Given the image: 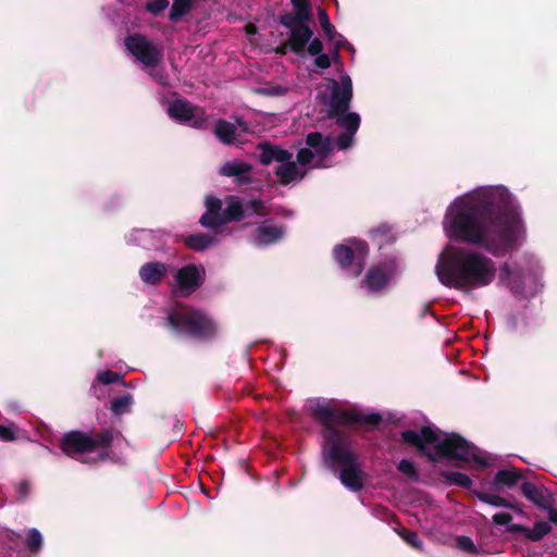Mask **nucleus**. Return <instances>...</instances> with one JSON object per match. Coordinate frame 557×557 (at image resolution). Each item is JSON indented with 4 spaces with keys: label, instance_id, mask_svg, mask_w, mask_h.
I'll return each instance as SVG.
<instances>
[{
    "label": "nucleus",
    "instance_id": "obj_18",
    "mask_svg": "<svg viewBox=\"0 0 557 557\" xmlns=\"http://www.w3.org/2000/svg\"><path fill=\"white\" fill-rule=\"evenodd\" d=\"M168 272L166 264L158 261L147 262L139 269V277L146 285H157Z\"/></svg>",
    "mask_w": 557,
    "mask_h": 557
},
{
    "label": "nucleus",
    "instance_id": "obj_30",
    "mask_svg": "<svg viewBox=\"0 0 557 557\" xmlns=\"http://www.w3.org/2000/svg\"><path fill=\"white\" fill-rule=\"evenodd\" d=\"M133 405V398L129 395H124L115 398L111 404V410L115 414H122L127 412Z\"/></svg>",
    "mask_w": 557,
    "mask_h": 557
},
{
    "label": "nucleus",
    "instance_id": "obj_37",
    "mask_svg": "<svg viewBox=\"0 0 557 557\" xmlns=\"http://www.w3.org/2000/svg\"><path fill=\"white\" fill-rule=\"evenodd\" d=\"M398 470L411 479H417V472L413 463L408 459H403L398 463Z\"/></svg>",
    "mask_w": 557,
    "mask_h": 557
},
{
    "label": "nucleus",
    "instance_id": "obj_32",
    "mask_svg": "<svg viewBox=\"0 0 557 557\" xmlns=\"http://www.w3.org/2000/svg\"><path fill=\"white\" fill-rule=\"evenodd\" d=\"M549 532L550 525L547 522L541 521L534 524L533 529L529 531L528 536L532 541H539Z\"/></svg>",
    "mask_w": 557,
    "mask_h": 557
},
{
    "label": "nucleus",
    "instance_id": "obj_22",
    "mask_svg": "<svg viewBox=\"0 0 557 557\" xmlns=\"http://www.w3.org/2000/svg\"><path fill=\"white\" fill-rule=\"evenodd\" d=\"M20 543L17 536L8 531L0 533V557H21L16 547Z\"/></svg>",
    "mask_w": 557,
    "mask_h": 557
},
{
    "label": "nucleus",
    "instance_id": "obj_5",
    "mask_svg": "<svg viewBox=\"0 0 557 557\" xmlns=\"http://www.w3.org/2000/svg\"><path fill=\"white\" fill-rule=\"evenodd\" d=\"M318 97L327 108L330 115L345 112L352 97V82L349 75L344 74L341 81L330 79L320 86ZM337 124L346 132L337 139L339 149H347L354 144V135L359 128L360 116L355 112L343 113L337 117Z\"/></svg>",
    "mask_w": 557,
    "mask_h": 557
},
{
    "label": "nucleus",
    "instance_id": "obj_29",
    "mask_svg": "<svg viewBox=\"0 0 557 557\" xmlns=\"http://www.w3.org/2000/svg\"><path fill=\"white\" fill-rule=\"evenodd\" d=\"M292 4L299 22L310 20V3L308 0H292Z\"/></svg>",
    "mask_w": 557,
    "mask_h": 557
},
{
    "label": "nucleus",
    "instance_id": "obj_28",
    "mask_svg": "<svg viewBox=\"0 0 557 557\" xmlns=\"http://www.w3.org/2000/svg\"><path fill=\"white\" fill-rule=\"evenodd\" d=\"M173 5L170 11V18L175 21L181 16L187 14L194 3V0H173Z\"/></svg>",
    "mask_w": 557,
    "mask_h": 557
},
{
    "label": "nucleus",
    "instance_id": "obj_35",
    "mask_svg": "<svg viewBox=\"0 0 557 557\" xmlns=\"http://www.w3.org/2000/svg\"><path fill=\"white\" fill-rule=\"evenodd\" d=\"M325 36L333 42L336 49L341 48L346 44L344 37L338 34L335 27L331 24L323 28Z\"/></svg>",
    "mask_w": 557,
    "mask_h": 557
},
{
    "label": "nucleus",
    "instance_id": "obj_33",
    "mask_svg": "<svg viewBox=\"0 0 557 557\" xmlns=\"http://www.w3.org/2000/svg\"><path fill=\"white\" fill-rule=\"evenodd\" d=\"M398 534L405 542L410 544L412 547H414L417 549H422V547H423L422 541L419 539V536L416 532L407 530V529H401L398 531Z\"/></svg>",
    "mask_w": 557,
    "mask_h": 557
},
{
    "label": "nucleus",
    "instance_id": "obj_17",
    "mask_svg": "<svg viewBox=\"0 0 557 557\" xmlns=\"http://www.w3.org/2000/svg\"><path fill=\"white\" fill-rule=\"evenodd\" d=\"M284 234L283 227L264 222L256 230L252 242L257 246H267L280 240Z\"/></svg>",
    "mask_w": 557,
    "mask_h": 557
},
{
    "label": "nucleus",
    "instance_id": "obj_38",
    "mask_svg": "<svg viewBox=\"0 0 557 557\" xmlns=\"http://www.w3.org/2000/svg\"><path fill=\"white\" fill-rule=\"evenodd\" d=\"M169 7V0H152L146 5L147 10L153 14L161 13Z\"/></svg>",
    "mask_w": 557,
    "mask_h": 557
},
{
    "label": "nucleus",
    "instance_id": "obj_39",
    "mask_svg": "<svg viewBox=\"0 0 557 557\" xmlns=\"http://www.w3.org/2000/svg\"><path fill=\"white\" fill-rule=\"evenodd\" d=\"M97 379L102 384H111L120 381L121 376L112 371H102L98 373Z\"/></svg>",
    "mask_w": 557,
    "mask_h": 557
},
{
    "label": "nucleus",
    "instance_id": "obj_24",
    "mask_svg": "<svg viewBox=\"0 0 557 557\" xmlns=\"http://www.w3.org/2000/svg\"><path fill=\"white\" fill-rule=\"evenodd\" d=\"M185 244L197 251H202L214 244V238L206 234H194L185 238Z\"/></svg>",
    "mask_w": 557,
    "mask_h": 557
},
{
    "label": "nucleus",
    "instance_id": "obj_47",
    "mask_svg": "<svg viewBox=\"0 0 557 557\" xmlns=\"http://www.w3.org/2000/svg\"><path fill=\"white\" fill-rule=\"evenodd\" d=\"M371 420L372 421H377L379 420V416H376V414L371 416Z\"/></svg>",
    "mask_w": 557,
    "mask_h": 557
},
{
    "label": "nucleus",
    "instance_id": "obj_6",
    "mask_svg": "<svg viewBox=\"0 0 557 557\" xmlns=\"http://www.w3.org/2000/svg\"><path fill=\"white\" fill-rule=\"evenodd\" d=\"M205 205L206 212L200 219V224L207 228H213L239 220L251 212L259 215L264 213V207L261 201L253 200L244 206L236 196H226L223 199L208 196L206 197Z\"/></svg>",
    "mask_w": 557,
    "mask_h": 557
},
{
    "label": "nucleus",
    "instance_id": "obj_45",
    "mask_svg": "<svg viewBox=\"0 0 557 557\" xmlns=\"http://www.w3.org/2000/svg\"><path fill=\"white\" fill-rule=\"evenodd\" d=\"M248 35L256 33V27L253 25H247L246 27Z\"/></svg>",
    "mask_w": 557,
    "mask_h": 557
},
{
    "label": "nucleus",
    "instance_id": "obj_36",
    "mask_svg": "<svg viewBox=\"0 0 557 557\" xmlns=\"http://www.w3.org/2000/svg\"><path fill=\"white\" fill-rule=\"evenodd\" d=\"M456 545L459 549H461L463 552H467L470 554L476 553V546H475L474 542L468 536H458L456 539Z\"/></svg>",
    "mask_w": 557,
    "mask_h": 557
},
{
    "label": "nucleus",
    "instance_id": "obj_10",
    "mask_svg": "<svg viewBox=\"0 0 557 557\" xmlns=\"http://www.w3.org/2000/svg\"><path fill=\"white\" fill-rule=\"evenodd\" d=\"M125 47L127 51L139 61L149 74L157 79L160 84H168L166 78L157 70V65L162 58V49L153 46L141 35H132L125 39Z\"/></svg>",
    "mask_w": 557,
    "mask_h": 557
},
{
    "label": "nucleus",
    "instance_id": "obj_34",
    "mask_svg": "<svg viewBox=\"0 0 557 557\" xmlns=\"http://www.w3.org/2000/svg\"><path fill=\"white\" fill-rule=\"evenodd\" d=\"M26 542H27L28 548L32 552L36 553L41 547L42 536H41L40 532L37 529H32L28 532Z\"/></svg>",
    "mask_w": 557,
    "mask_h": 557
},
{
    "label": "nucleus",
    "instance_id": "obj_23",
    "mask_svg": "<svg viewBox=\"0 0 557 557\" xmlns=\"http://www.w3.org/2000/svg\"><path fill=\"white\" fill-rule=\"evenodd\" d=\"M323 46L319 38H313L308 47L309 54L315 57L314 63L320 69H327L331 66L330 57L322 52Z\"/></svg>",
    "mask_w": 557,
    "mask_h": 557
},
{
    "label": "nucleus",
    "instance_id": "obj_40",
    "mask_svg": "<svg viewBox=\"0 0 557 557\" xmlns=\"http://www.w3.org/2000/svg\"><path fill=\"white\" fill-rule=\"evenodd\" d=\"M285 89L281 86L262 87L259 92L265 96L276 97L283 95Z\"/></svg>",
    "mask_w": 557,
    "mask_h": 557
},
{
    "label": "nucleus",
    "instance_id": "obj_41",
    "mask_svg": "<svg viewBox=\"0 0 557 557\" xmlns=\"http://www.w3.org/2000/svg\"><path fill=\"white\" fill-rule=\"evenodd\" d=\"M0 438L3 441H14L15 430L13 426L0 425Z\"/></svg>",
    "mask_w": 557,
    "mask_h": 557
},
{
    "label": "nucleus",
    "instance_id": "obj_16",
    "mask_svg": "<svg viewBox=\"0 0 557 557\" xmlns=\"http://www.w3.org/2000/svg\"><path fill=\"white\" fill-rule=\"evenodd\" d=\"M213 132L223 144L231 145L240 141L242 135L248 132V126L240 120L235 123L220 120L215 123Z\"/></svg>",
    "mask_w": 557,
    "mask_h": 557
},
{
    "label": "nucleus",
    "instance_id": "obj_19",
    "mask_svg": "<svg viewBox=\"0 0 557 557\" xmlns=\"http://www.w3.org/2000/svg\"><path fill=\"white\" fill-rule=\"evenodd\" d=\"M523 495L541 508H546L550 504V495L547 490L540 487L531 482H524L521 485Z\"/></svg>",
    "mask_w": 557,
    "mask_h": 557
},
{
    "label": "nucleus",
    "instance_id": "obj_25",
    "mask_svg": "<svg viewBox=\"0 0 557 557\" xmlns=\"http://www.w3.org/2000/svg\"><path fill=\"white\" fill-rule=\"evenodd\" d=\"M520 472L509 469V470H500L496 473L495 484L497 486H507L511 487L516 485L520 479Z\"/></svg>",
    "mask_w": 557,
    "mask_h": 557
},
{
    "label": "nucleus",
    "instance_id": "obj_1",
    "mask_svg": "<svg viewBox=\"0 0 557 557\" xmlns=\"http://www.w3.org/2000/svg\"><path fill=\"white\" fill-rule=\"evenodd\" d=\"M443 230L450 238L504 256L527 240V225L516 196L504 185L480 186L447 207Z\"/></svg>",
    "mask_w": 557,
    "mask_h": 557
},
{
    "label": "nucleus",
    "instance_id": "obj_4",
    "mask_svg": "<svg viewBox=\"0 0 557 557\" xmlns=\"http://www.w3.org/2000/svg\"><path fill=\"white\" fill-rule=\"evenodd\" d=\"M404 442L416 446L430 459L445 458L471 463L474 468L488 466L486 457L457 434H449L433 426L408 430L401 433Z\"/></svg>",
    "mask_w": 557,
    "mask_h": 557
},
{
    "label": "nucleus",
    "instance_id": "obj_42",
    "mask_svg": "<svg viewBox=\"0 0 557 557\" xmlns=\"http://www.w3.org/2000/svg\"><path fill=\"white\" fill-rule=\"evenodd\" d=\"M296 21H298L297 16H293V15H283L282 18H281V23L290 28V30L293 29V27H297L296 25Z\"/></svg>",
    "mask_w": 557,
    "mask_h": 557
},
{
    "label": "nucleus",
    "instance_id": "obj_11",
    "mask_svg": "<svg viewBox=\"0 0 557 557\" xmlns=\"http://www.w3.org/2000/svg\"><path fill=\"white\" fill-rule=\"evenodd\" d=\"M307 147L300 149L297 153V160L301 164H308L311 168L330 166V157L334 149V144L330 136H323L320 133H310L306 139Z\"/></svg>",
    "mask_w": 557,
    "mask_h": 557
},
{
    "label": "nucleus",
    "instance_id": "obj_43",
    "mask_svg": "<svg viewBox=\"0 0 557 557\" xmlns=\"http://www.w3.org/2000/svg\"><path fill=\"white\" fill-rule=\"evenodd\" d=\"M318 16H319V21H320L322 29L324 27L331 25V21H330L329 15L324 9H322V8L318 9Z\"/></svg>",
    "mask_w": 557,
    "mask_h": 557
},
{
    "label": "nucleus",
    "instance_id": "obj_31",
    "mask_svg": "<svg viewBox=\"0 0 557 557\" xmlns=\"http://www.w3.org/2000/svg\"><path fill=\"white\" fill-rule=\"evenodd\" d=\"M444 476L449 483L460 485L467 488H469L472 484L471 479L467 474L461 472L448 471L444 473Z\"/></svg>",
    "mask_w": 557,
    "mask_h": 557
},
{
    "label": "nucleus",
    "instance_id": "obj_9",
    "mask_svg": "<svg viewBox=\"0 0 557 557\" xmlns=\"http://www.w3.org/2000/svg\"><path fill=\"white\" fill-rule=\"evenodd\" d=\"M111 442L112 432L110 430L102 431L96 437L89 433L73 431L63 436L61 448L69 456L92 453L95 457L89 461L96 462L104 458L103 449L109 446ZM82 461L87 462L88 460L82 459Z\"/></svg>",
    "mask_w": 557,
    "mask_h": 557
},
{
    "label": "nucleus",
    "instance_id": "obj_20",
    "mask_svg": "<svg viewBox=\"0 0 557 557\" xmlns=\"http://www.w3.org/2000/svg\"><path fill=\"white\" fill-rule=\"evenodd\" d=\"M312 39L311 29L306 25L298 24L297 27H293L290 30L289 45L293 51L299 53Z\"/></svg>",
    "mask_w": 557,
    "mask_h": 557
},
{
    "label": "nucleus",
    "instance_id": "obj_7",
    "mask_svg": "<svg viewBox=\"0 0 557 557\" xmlns=\"http://www.w3.org/2000/svg\"><path fill=\"white\" fill-rule=\"evenodd\" d=\"M162 325L175 335L209 336L215 331V323L211 317L183 305L170 306L165 310Z\"/></svg>",
    "mask_w": 557,
    "mask_h": 557
},
{
    "label": "nucleus",
    "instance_id": "obj_8",
    "mask_svg": "<svg viewBox=\"0 0 557 557\" xmlns=\"http://www.w3.org/2000/svg\"><path fill=\"white\" fill-rule=\"evenodd\" d=\"M259 159L263 164L276 162L275 174L282 184L299 182L307 173L306 166L297 161H293V153L282 149L276 145L262 143L258 145Z\"/></svg>",
    "mask_w": 557,
    "mask_h": 557
},
{
    "label": "nucleus",
    "instance_id": "obj_13",
    "mask_svg": "<svg viewBox=\"0 0 557 557\" xmlns=\"http://www.w3.org/2000/svg\"><path fill=\"white\" fill-rule=\"evenodd\" d=\"M169 116L180 123L201 128L206 125V114L202 109L193 107L189 102L175 99L168 104Z\"/></svg>",
    "mask_w": 557,
    "mask_h": 557
},
{
    "label": "nucleus",
    "instance_id": "obj_14",
    "mask_svg": "<svg viewBox=\"0 0 557 557\" xmlns=\"http://www.w3.org/2000/svg\"><path fill=\"white\" fill-rule=\"evenodd\" d=\"M398 272L395 259H387L370 268L363 280V286L370 292H380L387 286Z\"/></svg>",
    "mask_w": 557,
    "mask_h": 557
},
{
    "label": "nucleus",
    "instance_id": "obj_21",
    "mask_svg": "<svg viewBox=\"0 0 557 557\" xmlns=\"http://www.w3.org/2000/svg\"><path fill=\"white\" fill-rule=\"evenodd\" d=\"M251 166L239 160H232L225 162L219 170L220 174L227 177H235L239 181L246 180L249 175Z\"/></svg>",
    "mask_w": 557,
    "mask_h": 557
},
{
    "label": "nucleus",
    "instance_id": "obj_46",
    "mask_svg": "<svg viewBox=\"0 0 557 557\" xmlns=\"http://www.w3.org/2000/svg\"><path fill=\"white\" fill-rule=\"evenodd\" d=\"M512 509H513V510H515L519 516H524V512H523V510H522L520 507H518V506L513 505V508H512Z\"/></svg>",
    "mask_w": 557,
    "mask_h": 557
},
{
    "label": "nucleus",
    "instance_id": "obj_48",
    "mask_svg": "<svg viewBox=\"0 0 557 557\" xmlns=\"http://www.w3.org/2000/svg\"><path fill=\"white\" fill-rule=\"evenodd\" d=\"M139 233H140L143 236H148V235H149V234H148V232H146V231H140Z\"/></svg>",
    "mask_w": 557,
    "mask_h": 557
},
{
    "label": "nucleus",
    "instance_id": "obj_12",
    "mask_svg": "<svg viewBox=\"0 0 557 557\" xmlns=\"http://www.w3.org/2000/svg\"><path fill=\"white\" fill-rule=\"evenodd\" d=\"M333 255L342 269L347 270L351 276H358L364 268L368 246L360 240H349L346 244L336 245Z\"/></svg>",
    "mask_w": 557,
    "mask_h": 557
},
{
    "label": "nucleus",
    "instance_id": "obj_26",
    "mask_svg": "<svg viewBox=\"0 0 557 557\" xmlns=\"http://www.w3.org/2000/svg\"><path fill=\"white\" fill-rule=\"evenodd\" d=\"M478 498L491 506L502 507V508H513V504L508 502L506 498L500 497L498 495H492L487 493H476Z\"/></svg>",
    "mask_w": 557,
    "mask_h": 557
},
{
    "label": "nucleus",
    "instance_id": "obj_15",
    "mask_svg": "<svg viewBox=\"0 0 557 557\" xmlns=\"http://www.w3.org/2000/svg\"><path fill=\"white\" fill-rule=\"evenodd\" d=\"M205 273L202 265L188 264L181 268L175 274L176 288L183 295L194 293L203 282Z\"/></svg>",
    "mask_w": 557,
    "mask_h": 557
},
{
    "label": "nucleus",
    "instance_id": "obj_2",
    "mask_svg": "<svg viewBox=\"0 0 557 557\" xmlns=\"http://www.w3.org/2000/svg\"><path fill=\"white\" fill-rule=\"evenodd\" d=\"M434 272L442 285L463 293L487 287L496 278L513 294L525 297L542 288L543 268L533 255L498 265L486 252L474 247L447 244L437 256Z\"/></svg>",
    "mask_w": 557,
    "mask_h": 557
},
{
    "label": "nucleus",
    "instance_id": "obj_44",
    "mask_svg": "<svg viewBox=\"0 0 557 557\" xmlns=\"http://www.w3.org/2000/svg\"><path fill=\"white\" fill-rule=\"evenodd\" d=\"M545 509L547 510L549 521L557 524V509L549 505Z\"/></svg>",
    "mask_w": 557,
    "mask_h": 557
},
{
    "label": "nucleus",
    "instance_id": "obj_3",
    "mask_svg": "<svg viewBox=\"0 0 557 557\" xmlns=\"http://www.w3.org/2000/svg\"><path fill=\"white\" fill-rule=\"evenodd\" d=\"M308 410L327 428L322 445L323 465L337 475L347 490L360 492L368 481V475L351 450L348 438L332 429L333 424L345 420L344 414L333 400L322 398L311 399Z\"/></svg>",
    "mask_w": 557,
    "mask_h": 557
},
{
    "label": "nucleus",
    "instance_id": "obj_27",
    "mask_svg": "<svg viewBox=\"0 0 557 557\" xmlns=\"http://www.w3.org/2000/svg\"><path fill=\"white\" fill-rule=\"evenodd\" d=\"M493 523L496 525H505L509 532H521L524 529L521 525L512 524V517L507 512L495 513L492 518Z\"/></svg>",
    "mask_w": 557,
    "mask_h": 557
}]
</instances>
